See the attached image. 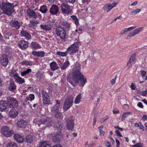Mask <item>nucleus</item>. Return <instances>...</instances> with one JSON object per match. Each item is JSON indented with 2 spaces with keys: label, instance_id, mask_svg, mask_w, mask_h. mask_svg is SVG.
<instances>
[{
  "label": "nucleus",
  "instance_id": "6ab92c4d",
  "mask_svg": "<svg viewBox=\"0 0 147 147\" xmlns=\"http://www.w3.org/2000/svg\"><path fill=\"white\" fill-rule=\"evenodd\" d=\"M67 127L68 129L72 130L74 127V122L73 120L69 119L67 121Z\"/></svg>",
  "mask_w": 147,
  "mask_h": 147
},
{
  "label": "nucleus",
  "instance_id": "bb28decb",
  "mask_svg": "<svg viewBox=\"0 0 147 147\" xmlns=\"http://www.w3.org/2000/svg\"><path fill=\"white\" fill-rule=\"evenodd\" d=\"M78 16L80 18H84L86 15L85 12L84 11L83 9L78 10L76 13Z\"/></svg>",
  "mask_w": 147,
  "mask_h": 147
},
{
  "label": "nucleus",
  "instance_id": "4d7b16f0",
  "mask_svg": "<svg viewBox=\"0 0 147 147\" xmlns=\"http://www.w3.org/2000/svg\"><path fill=\"white\" fill-rule=\"evenodd\" d=\"M105 144H106V146L107 147H111V143L109 142L108 141H105Z\"/></svg>",
  "mask_w": 147,
  "mask_h": 147
},
{
  "label": "nucleus",
  "instance_id": "39448f33",
  "mask_svg": "<svg viewBox=\"0 0 147 147\" xmlns=\"http://www.w3.org/2000/svg\"><path fill=\"white\" fill-rule=\"evenodd\" d=\"M7 100L9 107L14 108H17L18 107V102L16 98L8 96L7 97Z\"/></svg>",
  "mask_w": 147,
  "mask_h": 147
},
{
  "label": "nucleus",
  "instance_id": "0e129e2a",
  "mask_svg": "<svg viewBox=\"0 0 147 147\" xmlns=\"http://www.w3.org/2000/svg\"><path fill=\"white\" fill-rule=\"evenodd\" d=\"M136 27L131 26V27H129L128 28H127V31H130L131 30H133Z\"/></svg>",
  "mask_w": 147,
  "mask_h": 147
},
{
  "label": "nucleus",
  "instance_id": "423d86ee",
  "mask_svg": "<svg viewBox=\"0 0 147 147\" xmlns=\"http://www.w3.org/2000/svg\"><path fill=\"white\" fill-rule=\"evenodd\" d=\"M62 12L64 13L68 14L72 11V7L65 3H62L60 5Z\"/></svg>",
  "mask_w": 147,
  "mask_h": 147
},
{
  "label": "nucleus",
  "instance_id": "c85d7f7f",
  "mask_svg": "<svg viewBox=\"0 0 147 147\" xmlns=\"http://www.w3.org/2000/svg\"><path fill=\"white\" fill-rule=\"evenodd\" d=\"M41 29L45 31L50 30L51 29V26L50 25L41 24L40 26Z\"/></svg>",
  "mask_w": 147,
  "mask_h": 147
},
{
  "label": "nucleus",
  "instance_id": "4be33fe9",
  "mask_svg": "<svg viewBox=\"0 0 147 147\" xmlns=\"http://www.w3.org/2000/svg\"><path fill=\"white\" fill-rule=\"evenodd\" d=\"M14 137V139L17 142L20 143L23 142L24 140V138L23 136L18 134H15Z\"/></svg>",
  "mask_w": 147,
  "mask_h": 147
},
{
  "label": "nucleus",
  "instance_id": "a19ab883",
  "mask_svg": "<svg viewBox=\"0 0 147 147\" xmlns=\"http://www.w3.org/2000/svg\"><path fill=\"white\" fill-rule=\"evenodd\" d=\"M143 28V27H140L136 28L135 29V30H134L133 31L135 35L139 33L142 30Z\"/></svg>",
  "mask_w": 147,
  "mask_h": 147
},
{
  "label": "nucleus",
  "instance_id": "7c9ffc66",
  "mask_svg": "<svg viewBox=\"0 0 147 147\" xmlns=\"http://www.w3.org/2000/svg\"><path fill=\"white\" fill-rule=\"evenodd\" d=\"M70 63L68 60L66 61L60 65V67L61 69H66L69 65Z\"/></svg>",
  "mask_w": 147,
  "mask_h": 147
},
{
  "label": "nucleus",
  "instance_id": "c9c22d12",
  "mask_svg": "<svg viewBox=\"0 0 147 147\" xmlns=\"http://www.w3.org/2000/svg\"><path fill=\"white\" fill-rule=\"evenodd\" d=\"M32 70L30 69H28L26 70L21 72L20 73L21 75L22 76H25L27 75L28 74L30 73L31 72Z\"/></svg>",
  "mask_w": 147,
  "mask_h": 147
},
{
  "label": "nucleus",
  "instance_id": "6e6d98bb",
  "mask_svg": "<svg viewBox=\"0 0 147 147\" xmlns=\"http://www.w3.org/2000/svg\"><path fill=\"white\" fill-rule=\"evenodd\" d=\"M23 63L24 65H30L31 64V63L28 61H23Z\"/></svg>",
  "mask_w": 147,
  "mask_h": 147
},
{
  "label": "nucleus",
  "instance_id": "338daca9",
  "mask_svg": "<svg viewBox=\"0 0 147 147\" xmlns=\"http://www.w3.org/2000/svg\"><path fill=\"white\" fill-rule=\"evenodd\" d=\"M147 92L146 91L142 92L141 93V95L143 96H146L147 94Z\"/></svg>",
  "mask_w": 147,
  "mask_h": 147
},
{
  "label": "nucleus",
  "instance_id": "cd10ccee",
  "mask_svg": "<svg viewBox=\"0 0 147 147\" xmlns=\"http://www.w3.org/2000/svg\"><path fill=\"white\" fill-rule=\"evenodd\" d=\"M39 147H51V146L49 142L44 141L39 143Z\"/></svg>",
  "mask_w": 147,
  "mask_h": 147
},
{
  "label": "nucleus",
  "instance_id": "774afa93",
  "mask_svg": "<svg viewBox=\"0 0 147 147\" xmlns=\"http://www.w3.org/2000/svg\"><path fill=\"white\" fill-rule=\"evenodd\" d=\"M116 78L113 79L111 80V83L112 85H114L115 83Z\"/></svg>",
  "mask_w": 147,
  "mask_h": 147
},
{
  "label": "nucleus",
  "instance_id": "f257e3e1",
  "mask_svg": "<svg viewBox=\"0 0 147 147\" xmlns=\"http://www.w3.org/2000/svg\"><path fill=\"white\" fill-rule=\"evenodd\" d=\"M80 65H76L73 69L72 79L75 83L79 84L80 86L83 87L87 82V79L80 71Z\"/></svg>",
  "mask_w": 147,
  "mask_h": 147
},
{
  "label": "nucleus",
  "instance_id": "13d9d810",
  "mask_svg": "<svg viewBox=\"0 0 147 147\" xmlns=\"http://www.w3.org/2000/svg\"><path fill=\"white\" fill-rule=\"evenodd\" d=\"M130 88L131 89L135 90L136 88V86L133 83H132L130 86Z\"/></svg>",
  "mask_w": 147,
  "mask_h": 147
},
{
  "label": "nucleus",
  "instance_id": "7ed1b4c3",
  "mask_svg": "<svg viewBox=\"0 0 147 147\" xmlns=\"http://www.w3.org/2000/svg\"><path fill=\"white\" fill-rule=\"evenodd\" d=\"M51 121V120L50 118L47 117L46 119H43V120H39L38 119H34L33 122L34 124L35 123V125H36V123L37 122V123L39 127H40L41 129H44L47 126L51 125L50 124Z\"/></svg>",
  "mask_w": 147,
  "mask_h": 147
},
{
  "label": "nucleus",
  "instance_id": "dca6fc26",
  "mask_svg": "<svg viewBox=\"0 0 147 147\" xmlns=\"http://www.w3.org/2000/svg\"><path fill=\"white\" fill-rule=\"evenodd\" d=\"M19 47L22 49L24 50L27 48L28 45L27 42L24 40H21L18 42Z\"/></svg>",
  "mask_w": 147,
  "mask_h": 147
},
{
  "label": "nucleus",
  "instance_id": "37998d69",
  "mask_svg": "<svg viewBox=\"0 0 147 147\" xmlns=\"http://www.w3.org/2000/svg\"><path fill=\"white\" fill-rule=\"evenodd\" d=\"M135 34L133 31L129 33L127 36V39H131V37L135 36Z\"/></svg>",
  "mask_w": 147,
  "mask_h": 147
},
{
  "label": "nucleus",
  "instance_id": "4c0bfd02",
  "mask_svg": "<svg viewBox=\"0 0 147 147\" xmlns=\"http://www.w3.org/2000/svg\"><path fill=\"white\" fill-rule=\"evenodd\" d=\"M68 53L67 51L65 52L57 51V55L61 57H66Z\"/></svg>",
  "mask_w": 147,
  "mask_h": 147
},
{
  "label": "nucleus",
  "instance_id": "c756f323",
  "mask_svg": "<svg viewBox=\"0 0 147 147\" xmlns=\"http://www.w3.org/2000/svg\"><path fill=\"white\" fill-rule=\"evenodd\" d=\"M50 66L52 70H55L59 68L57 64L54 61L52 62L50 64Z\"/></svg>",
  "mask_w": 147,
  "mask_h": 147
},
{
  "label": "nucleus",
  "instance_id": "72a5a7b5",
  "mask_svg": "<svg viewBox=\"0 0 147 147\" xmlns=\"http://www.w3.org/2000/svg\"><path fill=\"white\" fill-rule=\"evenodd\" d=\"M82 98V94H79L75 98L74 103L76 104L79 103L81 101V100Z\"/></svg>",
  "mask_w": 147,
  "mask_h": 147
},
{
  "label": "nucleus",
  "instance_id": "2f4dec72",
  "mask_svg": "<svg viewBox=\"0 0 147 147\" xmlns=\"http://www.w3.org/2000/svg\"><path fill=\"white\" fill-rule=\"evenodd\" d=\"M31 45L32 48L34 49H36L41 48V46L37 42H32Z\"/></svg>",
  "mask_w": 147,
  "mask_h": 147
},
{
  "label": "nucleus",
  "instance_id": "4468645a",
  "mask_svg": "<svg viewBox=\"0 0 147 147\" xmlns=\"http://www.w3.org/2000/svg\"><path fill=\"white\" fill-rule=\"evenodd\" d=\"M8 103L7 101H0V111H1L9 108Z\"/></svg>",
  "mask_w": 147,
  "mask_h": 147
},
{
  "label": "nucleus",
  "instance_id": "0eeeda50",
  "mask_svg": "<svg viewBox=\"0 0 147 147\" xmlns=\"http://www.w3.org/2000/svg\"><path fill=\"white\" fill-rule=\"evenodd\" d=\"M1 133L4 136L9 137L11 136L14 133L12 130L10 129L7 126H4L1 129Z\"/></svg>",
  "mask_w": 147,
  "mask_h": 147
},
{
  "label": "nucleus",
  "instance_id": "49530a36",
  "mask_svg": "<svg viewBox=\"0 0 147 147\" xmlns=\"http://www.w3.org/2000/svg\"><path fill=\"white\" fill-rule=\"evenodd\" d=\"M45 54V53L44 51H38V57H43L44 56Z\"/></svg>",
  "mask_w": 147,
  "mask_h": 147
},
{
  "label": "nucleus",
  "instance_id": "b1692460",
  "mask_svg": "<svg viewBox=\"0 0 147 147\" xmlns=\"http://www.w3.org/2000/svg\"><path fill=\"white\" fill-rule=\"evenodd\" d=\"M27 13L28 16L31 18L35 19L37 17V15L35 12L32 10L28 9Z\"/></svg>",
  "mask_w": 147,
  "mask_h": 147
},
{
  "label": "nucleus",
  "instance_id": "2eb2a0df",
  "mask_svg": "<svg viewBox=\"0 0 147 147\" xmlns=\"http://www.w3.org/2000/svg\"><path fill=\"white\" fill-rule=\"evenodd\" d=\"M18 110L15 108H13L9 112V116L12 118L16 117L18 115Z\"/></svg>",
  "mask_w": 147,
  "mask_h": 147
},
{
  "label": "nucleus",
  "instance_id": "6e6552de",
  "mask_svg": "<svg viewBox=\"0 0 147 147\" xmlns=\"http://www.w3.org/2000/svg\"><path fill=\"white\" fill-rule=\"evenodd\" d=\"M73 103V98L69 97L64 102L63 108L65 111L67 110L72 105Z\"/></svg>",
  "mask_w": 147,
  "mask_h": 147
},
{
  "label": "nucleus",
  "instance_id": "ddd939ff",
  "mask_svg": "<svg viewBox=\"0 0 147 147\" xmlns=\"http://www.w3.org/2000/svg\"><path fill=\"white\" fill-rule=\"evenodd\" d=\"M13 77L15 82L19 84H21L25 82V80L20 77L18 73L14 74L13 75Z\"/></svg>",
  "mask_w": 147,
  "mask_h": 147
},
{
  "label": "nucleus",
  "instance_id": "8fccbe9b",
  "mask_svg": "<svg viewBox=\"0 0 147 147\" xmlns=\"http://www.w3.org/2000/svg\"><path fill=\"white\" fill-rule=\"evenodd\" d=\"M109 118V117L108 116H106L105 117L102 118L100 120V121L101 123L104 122L105 121L107 120Z\"/></svg>",
  "mask_w": 147,
  "mask_h": 147
},
{
  "label": "nucleus",
  "instance_id": "f8f14e48",
  "mask_svg": "<svg viewBox=\"0 0 147 147\" xmlns=\"http://www.w3.org/2000/svg\"><path fill=\"white\" fill-rule=\"evenodd\" d=\"M42 92L44 105L49 104L50 103V98L47 93L44 90H42Z\"/></svg>",
  "mask_w": 147,
  "mask_h": 147
},
{
  "label": "nucleus",
  "instance_id": "412c9836",
  "mask_svg": "<svg viewBox=\"0 0 147 147\" xmlns=\"http://www.w3.org/2000/svg\"><path fill=\"white\" fill-rule=\"evenodd\" d=\"M27 124V122L24 120L21 119L18 121L17 126L19 127L24 128Z\"/></svg>",
  "mask_w": 147,
  "mask_h": 147
},
{
  "label": "nucleus",
  "instance_id": "052dcab7",
  "mask_svg": "<svg viewBox=\"0 0 147 147\" xmlns=\"http://www.w3.org/2000/svg\"><path fill=\"white\" fill-rule=\"evenodd\" d=\"M137 106L140 108H143L144 107L142 103L141 102H139L137 104Z\"/></svg>",
  "mask_w": 147,
  "mask_h": 147
},
{
  "label": "nucleus",
  "instance_id": "680f3d73",
  "mask_svg": "<svg viewBox=\"0 0 147 147\" xmlns=\"http://www.w3.org/2000/svg\"><path fill=\"white\" fill-rule=\"evenodd\" d=\"M67 2H69L70 3L73 4L75 3L76 0H65Z\"/></svg>",
  "mask_w": 147,
  "mask_h": 147
},
{
  "label": "nucleus",
  "instance_id": "69168bd1",
  "mask_svg": "<svg viewBox=\"0 0 147 147\" xmlns=\"http://www.w3.org/2000/svg\"><path fill=\"white\" fill-rule=\"evenodd\" d=\"M142 123L140 122L136 123L135 124V126L136 127H139Z\"/></svg>",
  "mask_w": 147,
  "mask_h": 147
},
{
  "label": "nucleus",
  "instance_id": "aec40b11",
  "mask_svg": "<svg viewBox=\"0 0 147 147\" xmlns=\"http://www.w3.org/2000/svg\"><path fill=\"white\" fill-rule=\"evenodd\" d=\"M58 11V7L55 5H52L50 10V13L53 15L56 14L57 13Z\"/></svg>",
  "mask_w": 147,
  "mask_h": 147
},
{
  "label": "nucleus",
  "instance_id": "3c124183",
  "mask_svg": "<svg viewBox=\"0 0 147 147\" xmlns=\"http://www.w3.org/2000/svg\"><path fill=\"white\" fill-rule=\"evenodd\" d=\"M141 75L143 77H145L146 74V72L144 70L141 71Z\"/></svg>",
  "mask_w": 147,
  "mask_h": 147
},
{
  "label": "nucleus",
  "instance_id": "473e14b6",
  "mask_svg": "<svg viewBox=\"0 0 147 147\" xmlns=\"http://www.w3.org/2000/svg\"><path fill=\"white\" fill-rule=\"evenodd\" d=\"M16 87L14 82L13 81H11L10 82V86L9 87V90L13 91L16 89Z\"/></svg>",
  "mask_w": 147,
  "mask_h": 147
},
{
  "label": "nucleus",
  "instance_id": "a211bd4d",
  "mask_svg": "<svg viewBox=\"0 0 147 147\" xmlns=\"http://www.w3.org/2000/svg\"><path fill=\"white\" fill-rule=\"evenodd\" d=\"M0 61L3 65L4 67L7 65L8 62V60L6 56L4 55L1 56Z\"/></svg>",
  "mask_w": 147,
  "mask_h": 147
},
{
  "label": "nucleus",
  "instance_id": "bf43d9fd",
  "mask_svg": "<svg viewBox=\"0 0 147 147\" xmlns=\"http://www.w3.org/2000/svg\"><path fill=\"white\" fill-rule=\"evenodd\" d=\"M123 108L125 110H127L128 109V106L127 105L125 104L123 106Z\"/></svg>",
  "mask_w": 147,
  "mask_h": 147
},
{
  "label": "nucleus",
  "instance_id": "58836bf2",
  "mask_svg": "<svg viewBox=\"0 0 147 147\" xmlns=\"http://www.w3.org/2000/svg\"><path fill=\"white\" fill-rule=\"evenodd\" d=\"M7 147H18L17 144L13 142H9L7 144Z\"/></svg>",
  "mask_w": 147,
  "mask_h": 147
},
{
  "label": "nucleus",
  "instance_id": "5701e85b",
  "mask_svg": "<svg viewBox=\"0 0 147 147\" xmlns=\"http://www.w3.org/2000/svg\"><path fill=\"white\" fill-rule=\"evenodd\" d=\"M135 59V54H134L131 56V57L127 63V65L129 68L130 67L131 65L134 63V61Z\"/></svg>",
  "mask_w": 147,
  "mask_h": 147
},
{
  "label": "nucleus",
  "instance_id": "9d476101",
  "mask_svg": "<svg viewBox=\"0 0 147 147\" xmlns=\"http://www.w3.org/2000/svg\"><path fill=\"white\" fill-rule=\"evenodd\" d=\"M61 106V105L57 102L56 105L53 109L52 111L54 112L55 113V116L56 117L60 118L61 117V113L59 111V109Z\"/></svg>",
  "mask_w": 147,
  "mask_h": 147
},
{
  "label": "nucleus",
  "instance_id": "e433bc0d",
  "mask_svg": "<svg viewBox=\"0 0 147 147\" xmlns=\"http://www.w3.org/2000/svg\"><path fill=\"white\" fill-rule=\"evenodd\" d=\"M39 11L42 13H46L47 11V6L44 5L41 6Z\"/></svg>",
  "mask_w": 147,
  "mask_h": 147
},
{
  "label": "nucleus",
  "instance_id": "f03ea898",
  "mask_svg": "<svg viewBox=\"0 0 147 147\" xmlns=\"http://www.w3.org/2000/svg\"><path fill=\"white\" fill-rule=\"evenodd\" d=\"M13 4L9 2L2 3L1 7L0 5V15L2 13L1 10H2L3 13L8 15H11L13 12Z\"/></svg>",
  "mask_w": 147,
  "mask_h": 147
},
{
  "label": "nucleus",
  "instance_id": "393cba45",
  "mask_svg": "<svg viewBox=\"0 0 147 147\" xmlns=\"http://www.w3.org/2000/svg\"><path fill=\"white\" fill-rule=\"evenodd\" d=\"M21 34L22 36L25 37L27 40L30 39L31 38V35L25 30H22L21 32Z\"/></svg>",
  "mask_w": 147,
  "mask_h": 147
},
{
  "label": "nucleus",
  "instance_id": "ea45409f",
  "mask_svg": "<svg viewBox=\"0 0 147 147\" xmlns=\"http://www.w3.org/2000/svg\"><path fill=\"white\" fill-rule=\"evenodd\" d=\"M71 18L74 21V23L76 25H78L79 24L78 20L76 16L74 15L72 16H71Z\"/></svg>",
  "mask_w": 147,
  "mask_h": 147
},
{
  "label": "nucleus",
  "instance_id": "603ef678",
  "mask_svg": "<svg viewBox=\"0 0 147 147\" xmlns=\"http://www.w3.org/2000/svg\"><path fill=\"white\" fill-rule=\"evenodd\" d=\"M38 51H33L32 52V54L34 56L38 57Z\"/></svg>",
  "mask_w": 147,
  "mask_h": 147
},
{
  "label": "nucleus",
  "instance_id": "5fc2aeb1",
  "mask_svg": "<svg viewBox=\"0 0 147 147\" xmlns=\"http://www.w3.org/2000/svg\"><path fill=\"white\" fill-rule=\"evenodd\" d=\"M127 28H125L120 33V34H123L126 32H127Z\"/></svg>",
  "mask_w": 147,
  "mask_h": 147
},
{
  "label": "nucleus",
  "instance_id": "9b49d317",
  "mask_svg": "<svg viewBox=\"0 0 147 147\" xmlns=\"http://www.w3.org/2000/svg\"><path fill=\"white\" fill-rule=\"evenodd\" d=\"M119 2L118 1H114L112 3H109L105 5L103 7V9L107 12H109L113 8L115 7L118 4Z\"/></svg>",
  "mask_w": 147,
  "mask_h": 147
},
{
  "label": "nucleus",
  "instance_id": "864d4df0",
  "mask_svg": "<svg viewBox=\"0 0 147 147\" xmlns=\"http://www.w3.org/2000/svg\"><path fill=\"white\" fill-rule=\"evenodd\" d=\"M115 133L117 135L120 137H122V136L121 135L119 131L118 130H116L115 131Z\"/></svg>",
  "mask_w": 147,
  "mask_h": 147
},
{
  "label": "nucleus",
  "instance_id": "de8ad7c7",
  "mask_svg": "<svg viewBox=\"0 0 147 147\" xmlns=\"http://www.w3.org/2000/svg\"><path fill=\"white\" fill-rule=\"evenodd\" d=\"M30 100L32 101L33 100L34 98V95L33 94H29V97Z\"/></svg>",
  "mask_w": 147,
  "mask_h": 147
},
{
  "label": "nucleus",
  "instance_id": "f704fd0d",
  "mask_svg": "<svg viewBox=\"0 0 147 147\" xmlns=\"http://www.w3.org/2000/svg\"><path fill=\"white\" fill-rule=\"evenodd\" d=\"M34 139V138L31 135L28 136L26 138V142L28 143H31Z\"/></svg>",
  "mask_w": 147,
  "mask_h": 147
},
{
  "label": "nucleus",
  "instance_id": "a18cd8bd",
  "mask_svg": "<svg viewBox=\"0 0 147 147\" xmlns=\"http://www.w3.org/2000/svg\"><path fill=\"white\" fill-rule=\"evenodd\" d=\"M56 125L57 128L60 130H61L63 126V124L61 122L57 123Z\"/></svg>",
  "mask_w": 147,
  "mask_h": 147
},
{
  "label": "nucleus",
  "instance_id": "09e8293b",
  "mask_svg": "<svg viewBox=\"0 0 147 147\" xmlns=\"http://www.w3.org/2000/svg\"><path fill=\"white\" fill-rule=\"evenodd\" d=\"M90 0H82V2L83 4L87 5L90 1Z\"/></svg>",
  "mask_w": 147,
  "mask_h": 147
},
{
  "label": "nucleus",
  "instance_id": "e2e57ef3",
  "mask_svg": "<svg viewBox=\"0 0 147 147\" xmlns=\"http://www.w3.org/2000/svg\"><path fill=\"white\" fill-rule=\"evenodd\" d=\"M142 120L144 121H147V115H144L142 117Z\"/></svg>",
  "mask_w": 147,
  "mask_h": 147
},
{
  "label": "nucleus",
  "instance_id": "79ce46f5",
  "mask_svg": "<svg viewBox=\"0 0 147 147\" xmlns=\"http://www.w3.org/2000/svg\"><path fill=\"white\" fill-rule=\"evenodd\" d=\"M141 11V9H136L132 10L131 13V14H136L139 13Z\"/></svg>",
  "mask_w": 147,
  "mask_h": 147
},
{
  "label": "nucleus",
  "instance_id": "a878e982",
  "mask_svg": "<svg viewBox=\"0 0 147 147\" xmlns=\"http://www.w3.org/2000/svg\"><path fill=\"white\" fill-rule=\"evenodd\" d=\"M61 132L60 131L59 133L56 134L53 137L52 139L53 141L55 142H59L61 141L60 138L61 137Z\"/></svg>",
  "mask_w": 147,
  "mask_h": 147
},
{
  "label": "nucleus",
  "instance_id": "f3484780",
  "mask_svg": "<svg viewBox=\"0 0 147 147\" xmlns=\"http://www.w3.org/2000/svg\"><path fill=\"white\" fill-rule=\"evenodd\" d=\"M10 24L13 29L16 28L18 29L20 26V25L18 21L12 20L10 22Z\"/></svg>",
  "mask_w": 147,
  "mask_h": 147
},
{
  "label": "nucleus",
  "instance_id": "20e7f679",
  "mask_svg": "<svg viewBox=\"0 0 147 147\" xmlns=\"http://www.w3.org/2000/svg\"><path fill=\"white\" fill-rule=\"evenodd\" d=\"M79 47L78 42H74L67 48V51L70 55H73L78 52Z\"/></svg>",
  "mask_w": 147,
  "mask_h": 147
},
{
  "label": "nucleus",
  "instance_id": "c03bdc74",
  "mask_svg": "<svg viewBox=\"0 0 147 147\" xmlns=\"http://www.w3.org/2000/svg\"><path fill=\"white\" fill-rule=\"evenodd\" d=\"M131 114V113L130 112H127L125 113H124L122 115V117L121 118V120H123L125 119L126 117L130 115Z\"/></svg>",
  "mask_w": 147,
  "mask_h": 147
},
{
  "label": "nucleus",
  "instance_id": "1a4fd4ad",
  "mask_svg": "<svg viewBox=\"0 0 147 147\" xmlns=\"http://www.w3.org/2000/svg\"><path fill=\"white\" fill-rule=\"evenodd\" d=\"M56 34L62 39H64L66 35V33L64 29L60 27L57 28L56 30Z\"/></svg>",
  "mask_w": 147,
  "mask_h": 147
}]
</instances>
